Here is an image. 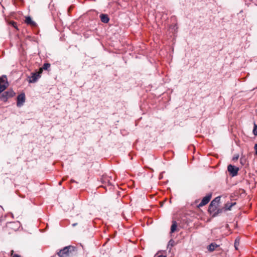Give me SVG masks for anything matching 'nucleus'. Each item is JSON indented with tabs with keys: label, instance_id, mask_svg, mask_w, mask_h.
Listing matches in <instances>:
<instances>
[{
	"label": "nucleus",
	"instance_id": "2",
	"mask_svg": "<svg viewBox=\"0 0 257 257\" xmlns=\"http://www.w3.org/2000/svg\"><path fill=\"white\" fill-rule=\"evenodd\" d=\"M220 200V197H217L211 202V203L209 205L208 211L211 213H214V214H213V216H215L216 215H217L218 213H220L221 212V209H217Z\"/></svg>",
	"mask_w": 257,
	"mask_h": 257
},
{
	"label": "nucleus",
	"instance_id": "21",
	"mask_svg": "<svg viewBox=\"0 0 257 257\" xmlns=\"http://www.w3.org/2000/svg\"><path fill=\"white\" fill-rule=\"evenodd\" d=\"M13 257H20V256L18 254H15L13 255Z\"/></svg>",
	"mask_w": 257,
	"mask_h": 257
},
{
	"label": "nucleus",
	"instance_id": "12",
	"mask_svg": "<svg viewBox=\"0 0 257 257\" xmlns=\"http://www.w3.org/2000/svg\"><path fill=\"white\" fill-rule=\"evenodd\" d=\"M236 204L235 202H227L225 204L224 208L226 210H230L231 207Z\"/></svg>",
	"mask_w": 257,
	"mask_h": 257
},
{
	"label": "nucleus",
	"instance_id": "13",
	"mask_svg": "<svg viewBox=\"0 0 257 257\" xmlns=\"http://www.w3.org/2000/svg\"><path fill=\"white\" fill-rule=\"evenodd\" d=\"M177 222L175 221H173L172 222L171 227V232L173 233V232H175L177 229Z\"/></svg>",
	"mask_w": 257,
	"mask_h": 257
},
{
	"label": "nucleus",
	"instance_id": "11",
	"mask_svg": "<svg viewBox=\"0 0 257 257\" xmlns=\"http://www.w3.org/2000/svg\"><path fill=\"white\" fill-rule=\"evenodd\" d=\"M101 21L104 23H107L109 21V18L106 14H101L100 15Z\"/></svg>",
	"mask_w": 257,
	"mask_h": 257
},
{
	"label": "nucleus",
	"instance_id": "15",
	"mask_svg": "<svg viewBox=\"0 0 257 257\" xmlns=\"http://www.w3.org/2000/svg\"><path fill=\"white\" fill-rule=\"evenodd\" d=\"M253 134H254V136H257V125L255 123H254Z\"/></svg>",
	"mask_w": 257,
	"mask_h": 257
},
{
	"label": "nucleus",
	"instance_id": "10",
	"mask_svg": "<svg viewBox=\"0 0 257 257\" xmlns=\"http://www.w3.org/2000/svg\"><path fill=\"white\" fill-rule=\"evenodd\" d=\"M218 247H219V245L213 242V243H211L210 244H209L207 246V249L209 251L212 252V251L215 250Z\"/></svg>",
	"mask_w": 257,
	"mask_h": 257
},
{
	"label": "nucleus",
	"instance_id": "14",
	"mask_svg": "<svg viewBox=\"0 0 257 257\" xmlns=\"http://www.w3.org/2000/svg\"><path fill=\"white\" fill-rule=\"evenodd\" d=\"M50 67V64L49 63H45L43 67L41 68L40 69H42V70H47Z\"/></svg>",
	"mask_w": 257,
	"mask_h": 257
},
{
	"label": "nucleus",
	"instance_id": "7",
	"mask_svg": "<svg viewBox=\"0 0 257 257\" xmlns=\"http://www.w3.org/2000/svg\"><path fill=\"white\" fill-rule=\"evenodd\" d=\"M25 101V94L24 93H22L19 94L17 97V106H21L23 105Z\"/></svg>",
	"mask_w": 257,
	"mask_h": 257
},
{
	"label": "nucleus",
	"instance_id": "9",
	"mask_svg": "<svg viewBox=\"0 0 257 257\" xmlns=\"http://www.w3.org/2000/svg\"><path fill=\"white\" fill-rule=\"evenodd\" d=\"M25 22L28 25L31 26H35L36 25V23L33 21L31 18L29 16L26 17L25 18Z\"/></svg>",
	"mask_w": 257,
	"mask_h": 257
},
{
	"label": "nucleus",
	"instance_id": "19",
	"mask_svg": "<svg viewBox=\"0 0 257 257\" xmlns=\"http://www.w3.org/2000/svg\"><path fill=\"white\" fill-rule=\"evenodd\" d=\"M238 244H239V242L237 241V239H235V242H234V246H235V247L236 248V249H237L236 246L237 245H238Z\"/></svg>",
	"mask_w": 257,
	"mask_h": 257
},
{
	"label": "nucleus",
	"instance_id": "6",
	"mask_svg": "<svg viewBox=\"0 0 257 257\" xmlns=\"http://www.w3.org/2000/svg\"><path fill=\"white\" fill-rule=\"evenodd\" d=\"M227 170L232 176H235L237 175L239 169L232 165H229L227 167Z\"/></svg>",
	"mask_w": 257,
	"mask_h": 257
},
{
	"label": "nucleus",
	"instance_id": "8",
	"mask_svg": "<svg viewBox=\"0 0 257 257\" xmlns=\"http://www.w3.org/2000/svg\"><path fill=\"white\" fill-rule=\"evenodd\" d=\"M211 198V194H208L206 195V196L204 197L201 200V202L198 205V207H202L203 206L207 204L209 201L210 200Z\"/></svg>",
	"mask_w": 257,
	"mask_h": 257
},
{
	"label": "nucleus",
	"instance_id": "18",
	"mask_svg": "<svg viewBox=\"0 0 257 257\" xmlns=\"http://www.w3.org/2000/svg\"><path fill=\"white\" fill-rule=\"evenodd\" d=\"M11 24L12 25V26H13L14 27H15V28H16V27H17V23H16V22H15L13 21V22H11Z\"/></svg>",
	"mask_w": 257,
	"mask_h": 257
},
{
	"label": "nucleus",
	"instance_id": "5",
	"mask_svg": "<svg viewBox=\"0 0 257 257\" xmlns=\"http://www.w3.org/2000/svg\"><path fill=\"white\" fill-rule=\"evenodd\" d=\"M15 95V92L13 90H9L5 92L1 96V99L3 101H7L9 98L13 97Z\"/></svg>",
	"mask_w": 257,
	"mask_h": 257
},
{
	"label": "nucleus",
	"instance_id": "24",
	"mask_svg": "<svg viewBox=\"0 0 257 257\" xmlns=\"http://www.w3.org/2000/svg\"><path fill=\"white\" fill-rule=\"evenodd\" d=\"M61 183H62V181L59 182V185H61Z\"/></svg>",
	"mask_w": 257,
	"mask_h": 257
},
{
	"label": "nucleus",
	"instance_id": "1",
	"mask_svg": "<svg viewBox=\"0 0 257 257\" xmlns=\"http://www.w3.org/2000/svg\"><path fill=\"white\" fill-rule=\"evenodd\" d=\"M76 253V248L74 246L69 245L60 249L57 254L59 257H70Z\"/></svg>",
	"mask_w": 257,
	"mask_h": 257
},
{
	"label": "nucleus",
	"instance_id": "22",
	"mask_svg": "<svg viewBox=\"0 0 257 257\" xmlns=\"http://www.w3.org/2000/svg\"><path fill=\"white\" fill-rule=\"evenodd\" d=\"M240 163L243 164V159L242 158H241L240 159Z\"/></svg>",
	"mask_w": 257,
	"mask_h": 257
},
{
	"label": "nucleus",
	"instance_id": "16",
	"mask_svg": "<svg viewBox=\"0 0 257 257\" xmlns=\"http://www.w3.org/2000/svg\"><path fill=\"white\" fill-rule=\"evenodd\" d=\"M238 158H239V155L237 154L233 156L232 160H233V161H237Z\"/></svg>",
	"mask_w": 257,
	"mask_h": 257
},
{
	"label": "nucleus",
	"instance_id": "4",
	"mask_svg": "<svg viewBox=\"0 0 257 257\" xmlns=\"http://www.w3.org/2000/svg\"><path fill=\"white\" fill-rule=\"evenodd\" d=\"M42 73V69H40L37 72L32 73L31 76L29 77L28 81L29 83H35L41 77Z\"/></svg>",
	"mask_w": 257,
	"mask_h": 257
},
{
	"label": "nucleus",
	"instance_id": "23",
	"mask_svg": "<svg viewBox=\"0 0 257 257\" xmlns=\"http://www.w3.org/2000/svg\"><path fill=\"white\" fill-rule=\"evenodd\" d=\"M158 257H166L165 255H159Z\"/></svg>",
	"mask_w": 257,
	"mask_h": 257
},
{
	"label": "nucleus",
	"instance_id": "3",
	"mask_svg": "<svg viewBox=\"0 0 257 257\" xmlns=\"http://www.w3.org/2000/svg\"><path fill=\"white\" fill-rule=\"evenodd\" d=\"M9 86L6 75L0 77V94L4 91Z\"/></svg>",
	"mask_w": 257,
	"mask_h": 257
},
{
	"label": "nucleus",
	"instance_id": "20",
	"mask_svg": "<svg viewBox=\"0 0 257 257\" xmlns=\"http://www.w3.org/2000/svg\"><path fill=\"white\" fill-rule=\"evenodd\" d=\"M254 149L255 150V152H256V154L257 155V144H256L255 145H254Z\"/></svg>",
	"mask_w": 257,
	"mask_h": 257
},
{
	"label": "nucleus",
	"instance_id": "17",
	"mask_svg": "<svg viewBox=\"0 0 257 257\" xmlns=\"http://www.w3.org/2000/svg\"><path fill=\"white\" fill-rule=\"evenodd\" d=\"M174 241L172 239H171L169 242V245H171V246H174Z\"/></svg>",
	"mask_w": 257,
	"mask_h": 257
},
{
	"label": "nucleus",
	"instance_id": "25",
	"mask_svg": "<svg viewBox=\"0 0 257 257\" xmlns=\"http://www.w3.org/2000/svg\"><path fill=\"white\" fill-rule=\"evenodd\" d=\"M76 225V223L73 224V226H75Z\"/></svg>",
	"mask_w": 257,
	"mask_h": 257
}]
</instances>
